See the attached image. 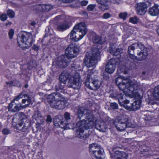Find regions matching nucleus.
Instances as JSON below:
<instances>
[{
    "label": "nucleus",
    "mask_w": 159,
    "mask_h": 159,
    "mask_svg": "<svg viewBox=\"0 0 159 159\" xmlns=\"http://www.w3.org/2000/svg\"><path fill=\"white\" fill-rule=\"evenodd\" d=\"M119 88L126 95L130 97H140L142 93V85L140 83L129 81L127 78L119 77L115 80Z\"/></svg>",
    "instance_id": "nucleus-1"
},
{
    "label": "nucleus",
    "mask_w": 159,
    "mask_h": 159,
    "mask_svg": "<svg viewBox=\"0 0 159 159\" xmlns=\"http://www.w3.org/2000/svg\"><path fill=\"white\" fill-rule=\"evenodd\" d=\"M68 79L69 80L68 84L69 87L74 89H78L80 88L81 84V80L78 73L71 74L65 70L59 75V81L62 83H66Z\"/></svg>",
    "instance_id": "nucleus-2"
},
{
    "label": "nucleus",
    "mask_w": 159,
    "mask_h": 159,
    "mask_svg": "<svg viewBox=\"0 0 159 159\" xmlns=\"http://www.w3.org/2000/svg\"><path fill=\"white\" fill-rule=\"evenodd\" d=\"M47 100L50 107L55 109L61 110L66 106L65 98L59 93H54L48 95Z\"/></svg>",
    "instance_id": "nucleus-3"
},
{
    "label": "nucleus",
    "mask_w": 159,
    "mask_h": 159,
    "mask_svg": "<svg viewBox=\"0 0 159 159\" xmlns=\"http://www.w3.org/2000/svg\"><path fill=\"white\" fill-rule=\"evenodd\" d=\"M88 31L85 24L83 22L75 25L70 33L71 40L77 42L82 39Z\"/></svg>",
    "instance_id": "nucleus-4"
},
{
    "label": "nucleus",
    "mask_w": 159,
    "mask_h": 159,
    "mask_svg": "<svg viewBox=\"0 0 159 159\" xmlns=\"http://www.w3.org/2000/svg\"><path fill=\"white\" fill-rule=\"evenodd\" d=\"M101 50L96 47L93 48L91 52L86 53L84 61L87 67L94 66L97 62V61L100 59Z\"/></svg>",
    "instance_id": "nucleus-5"
},
{
    "label": "nucleus",
    "mask_w": 159,
    "mask_h": 159,
    "mask_svg": "<svg viewBox=\"0 0 159 159\" xmlns=\"http://www.w3.org/2000/svg\"><path fill=\"white\" fill-rule=\"evenodd\" d=\"M77 114L78 118L79 120H80L83 116H84L86 120H84L85 121V124H86V126L87 127L93 125L94 117L91 110L84 107H80L77 109Z\"/></svg>",
    "instance_id": "nucleus-6"
},
{
    "label": "nucleus",
    "mask_w": 159,
    "mask_h": 159,
    "mask_svg": "<svg viewBox=\"0 0 159 159\" xmlns=\"http://www.w3.org/2000/svg\"><path fill=\"white\" fill-rule=\"evenodd\" d=\"M18 46L22 48H28L33 43L32 35L31 33L26 31L20 32L17 38Z\"/></svg>",
    "instance_id": "nucleus-7"
},
{
    "label": "nucleus",
    "mask_w": 159,
    "mask_h": 159,
    "mask_svg": "<svg viewBox=\"0 0 159 159\" xmlns=\"http://www.w3.org/2000/svg\"><path fill=\"white\" fill-rule=\"evenodd\" d=\"M87 75L86 79L85 84L89 89L92 90H96L99 89L102 84L101 81L95 78V75L91 70L87 72Z\"/></svg>",
    "instance_id": "nucleus-8"
},
{
    "label": "nucleus",
    "mask_w": 159,
    "mask_h": 159,
    "mask_svg": "<svg viewBox=\"0 0 159 159\" xmlns=\"http://www.w3.org/2000/svg\"><path fill=\"white\" fill-rule=\"evenodd\" d=\"M85 121L84 120H82L77 123L76 127L78 128L76 131L77 136L78 138L83 139L85 140L88 137L89 134L84 133V129H87L92 128V126H90L87 127L86 125Z\"/></svg>",
    "instance_id": "nucleus-9"
},
{
    "label": "nucleus",
    "mask_w": 159,
    "mask_h": 159,
    "mask_svg": "<svg viewBox=\"0 0 159 159\" xmlns=\"http://www.w3.org/2000/svg\"><path fill=\"white\" fill-rule=\"evenodd\" d=\"M80 48L73 44H69L65 51V56L69 59L76 57L80 51Z\"/></svg>",
    "instance_id": "nucleus-10"
},
{
    "label": "nucleus",
    "mask_w": 159,
    "mask_h": 159,
    "mask_svg": "<svg viewBox=\"0 0 159 159\" xmlns=\"http://www.w3.org/2000/svg\"><path fill=\"white\" fill-rule=\"evenodd\" d=\"M19 116L21 117L18 123V129L23 132H26L28 129L30 123L28 121L24 114L22 113L19 114Z\"/></svg>",
    "instance_id": "nucleus-11"
},
{
    "label": "nucleus",
    "mask_w": 159,
    "mask_h": 159,
    "mask_svg": "<svg viewBox=\"0 0 159 159\" xmlns=\"http://www.w3.org/2000/svg\"><path fill=\"white\" fill-rule=\"evenodd\" d=\"M23 98L22 102L20 103V106L23 108L27 107L31 102V100L29 96L26 94L23 93H21L16 97L12 101H18L20 99Z\"/></svg>",
    "instance_id": "nucleus-12"
},
{
    "label": "nucleus",
    "mask_w": 159,
    "mask_h": 159,
    "mask_svg": "<svg viewBox=\"0 0 159 159\" xmlns=\"http://www.w3.org/2000/svg\"><path fill=\"white\" fill-rule=\"evenodd\" d=\"M70 60L64 55L59 57L57 61V65L61 68H64L70 64Z\"/></svg>",
    "instance_id": "nucleus-13"
},
{
    "label": "nucleus",
    "mask_w": 159,
    "mask_h": 159,
    "mask_svg": "<svg viewBox=\"0 0 159 159\" xmlns=\"http://www.w3.org/2000/svg\"><path fill=\"white\" fill-rule=\"evenodd\" d=\"M113 151L114 152L113 155H111V157L112 159H127L128 157V154L123 151L116 150L115 148H113Z\"/></svg>",
    "instance_id": "nucleus-14"
},
{
    "label": "nucleus",
    "mask_w": 159,
    "mask_h": 159,
    "mask_svg": "<svg viewBox=\"0 0 159 159\" xmlns=\"http://www.w3.org/2000/svg\"><path fill=\"white\" fill-rule=\"evenodd\" d=\"M116 61L114 59H111L107 63L105 68L106 72L108 74H112L115 70Z\"/></svg>",
    "instance_id": "nucleus-15"
},
{
    "label": "nucleus",
    "mask_w": 159,
    "mask_h": 159,
    "mask_svg": "<svg viewBox=\"0 0 159 159\" xmlns=\"http://www.w3.org/2000/svg\"><path fill=\"white\" fill-rule=\"evenodd\" d=\"M143 94V92L141 94V96L140 97H133L132 98L134 97L137 98V100L135 101L133 103H132L131 105L130 106H127V107H128V109L130 111H135L136 110L139 109L140 107L141 104V101L140 99L142 98V95Z\"/></svg>",
    "instance_id": "nucleus-16"
},
{
    "label": "nucleus",
    "mask_w": 159,
    "mask_h": 159,
    "mask_svg": "<svg viewBox=\"0 0 159 159\" xmlns=\"http://www.w3.org/2000/svg\"><path fill=\"white\" fill-rule=\"evenodd\" d=\"M136 48V47L135 45H134V43L129 46L128 48V52L129 55V57H128V58H129L130 59L128 58L127 63L129 65L131 64V65L134 64V60L135 58V57L134 56V50Z\"/></svg>",
    "instance_id": "nucleus-17"
},
{
    "label": "nucleus",
    "mask_w": 159,
    "mask_h": 159,
    "mask_svg": "<svg viewBox=\"0 0 159 159\" xmlns=\"http://www.w3.org/2000/svg\"><path fill=\"white\" fill-rule=\"evenodd\" d=\"M116 120L122 124H125L126 126H127V127H133V125L129 119L128 116L125 115L123 114L119 116Z\"/></svg>",
    "instance_id": "nucleus-18"
},
{
    "label": "nucleus",
    "mask_w": 159,
    "mask_h": 159,
    "mask_svg": "<svg viewBox=\"0 0 159 159\" xmlns=\"http://www.w3.org/2000/svg\"><path fill=\"white\" fill-rule=\"evenodd\" d=\"M147 6L143 2L137 4L136 7L137 13L140 15H144L147 11Z\"/></svg>",
    "instance_id": "nucleus-19"
},
{
    "label": "nucleus",
    "mask_w": 159,
    "mask_h": 159,
    "mask_svg": "<svg viewBox=\"0 0 159 159\" xmlns=\"http://www.w3.org/2000/svg\"><path fill=\"white\" fill-rule=\"evenodd\" d=\"M54 123L55 126L59 127L61 128L64 129H70V126H68V125L65 122L64 123L63 121H61L58 118H55L54 120Z\"/></svg>",
    "instance_id": "nucleus-20"
},
{
    "label": "nucleus",
    "mask_w": 159,
    "mask_h": 159,
    "mask_svg": "<svg viewBox=\"0 0 159 159\" xmlns=\"http://www.w3.org/2000/svg\"><path fill=\"white\" fill-rule=\"evenodd\" d=\"M23 108L20 106V104L17 103L14 101H12L9 104L8 106L9 111L13 112H16L20 110Z\"/></svg>",
    "instance_id": "nucleus-21"
},
{
    "label": "nucleus",
    "mask_w": 159,
    "mask_h": 159,
    "mask_svg": "<svg viewBox=\"0 0 159 159\" xmlns=\"http://www.w3.org/2000/svg\"><path fill=\"white\" fill-rule=\"evenodd\" d=\"M95 127L99 131L104 132L108 130L107 126L104 121L97 122L95 125Z\"/></svg>",
    "instance_id": "nucleus-22"
},
{
    "label": "nucleus",
    "mask_w": 159,
    "mask_h": 159,
    "mask_svg": "<svg viewBox=\"0 0 159 159\" xmlns=\"http://www.w3.org/2000/svg\"><path fill=\"white\" fill-rule=\"evenodd\" d=\"M124 93L118 94L117 96V99H118L120 104L122 106L127 107L126 105L129 103V101L128 100H125V95L124 94Z\"/></svg>",
    "instance_id": "nucleus-23"
},
{
    "label": "nucleus",
    "mask_w": 159,
    "mask_h": 159,
    "mask_svg": "<svg viewBox=\"0 0 159 159\" xmlns=\"http://www.w3.org/2000/svg\"><path fill=\"white\" fill-rule=\"evenodd\" d=\"M148 50L147 48L142 50L140 52L138 53V56L135 57V58L139 61H142L146 59L148 55Z\"/></svg>",
    "instance_id": "nucleus-24"
},
{
    "label": "nucleus",
    "mask_w": 159,
    "mask_h": 159,
    "mask_svg": "<svg viewBox=\"0 0 159 159\" xmlns=\"http://www.w3.org/2000/svg\"><path fill=\"white\" fill-rule=\"evenodd\" d=\"M158 7V6L157 5H155L150 8L148 10L149 14L151 16H157L159 14V9Z\"/></svg>",
    "instance_id": "nucleus-25"
},
{
    "label": "nucleus",
    "mask_w": 159,
    "mask_h": 159,
    "mask_svg": "<svg viewBox=\"0 0 159 159\" xmlns=\"http://www.w3.org/2000/svg\"><path fill=\"white\" fill-rule=\"evenodd\" d=\"M114 125L117 131L122 132L124 131L127 126L125 124H122L116 120L114 122Z\"/></svg>",
    "instance_id": "nucleus-26"
},
{
    "label": "nucleus",
    "mask_w": 159,
    "mask_h": 159,
    "mask_svg": "<svg viewBox=\"0 0 159 159\" xmlns=\"http://www.w3.org/2000/svg\"><path fill=\"white\" fill-rule=\"evenodd\" d=\"M33 118L38 121L39 125L43 124L44 122V119L41 114L38 111H35L33 116Z\"/></svg>",
    "instance_id": "nucleus-27"
},
{
    "label": "nucleus",
    "mask_w": 159,
    "mask_h": 159,
    "mask_svg": "<svg viewBox=\"0 0 159 159\" xmlns=\"http://www.w3.org/2000/svg\"><path fill=\"white\" fill-rule=\"evenodd\" d=\"M69 27L68 22L65 21L63 23L59 24L57 28V30L60 31H63Z\"/></svg>",
    "instance_id": "nucleus-28"
},
{
    "label": "nucleus",
    "mask_w": 159,
    "mask_h": 159,
    "mask_svg": "<svg viewBox=\"0 0 159 159\" xmlns=\"http://www.w3.org/2000/svg\"><path fill=\"white\" fill-rule=\"evenodd\" d=\"M96 2L99 4H101L102 6L101 8L102 10H105L108 8V5L107 4V0H96Z\"/></svg>",
    "instance_id": "nucleus-29"
},
{
    "label": "nucleus",
    "mask_w": 159,
    "mask_h": 159,
    "mask_svg": "<svg viewBox=\"0 0 159 159\" xmlns=\"http://www.w3.org/2000/svg\"><path fill=\"white\" fill-rule=\"evenodd\" d=\"M104 153V150L103 148L101 147L98 148V150H96L95 152L93 154V156L94 155L96 158L98 159L100 157L101 155Z\"/></svg>",
    "instance_id": "nucleus-30"
},
{
    "label": "nucleus",
    "mask_w": 159,
    "mask_h": 159,
    "mask_svg": "<svg viewBox=\"0 0 159 159\" xmlns=\"http://www.w3.org/2000/svg\"><path fill=\"white\" fill-rule=\"evenodd\" d=\"M100 147L99 145L97 143H93L89 145V152L92 154L95 152L96 150H98V148Z\"/></svg>",
    "instance_id": "nucleus-31"
},
{
    "label": "nucleus",
    "mask_w": 159,
    "mask_h": 159,
    "mask_svg": "<svg viewBox=\"0 0 159 159\" xmlns=\"http://www.w3.org/2000/svg\"><path fill=\"white\" fill-rule=\"evenodd\" d=\"M93 41L94 43L102 44L103 41L101 37L96 34H94L93 37Z\"/></svg>",
    "instance_id": "nucleus-32"
},
{
    "label": "nucleus",
    "mask_w": 159,
    "mask_h": 159,
    "mask_svg": "<svg viewBox=\"0 0 159 159\" xmlns=\"http://www.w3.org/2000/svg\"><path fill=\"white\" fill-rule=\"evenodd\" d=\"M64 118L65 120L63 121L64 123L66 122L67 125H68V126H70V123L68 122L70 121L71 118L70 114L67 112H65L64 114Z\"/></svg>",
    "instance_id": "nucleus-33"
},
{
    "label": "nucleus",
    "mask_w": 159,
    "mask_h": 159,
    "mask_svg": "<svg viewBox=\"0 0 159 159\" xmlns=\"http://www.w3.org/2000/svg\"><path fill=\"white\" fill-rule=\"evenodd\" d=\"M153 96L155 98L159 99V85L154 88Z\"/></svg>",
    "instance_id": "nucleus-34"
},
{
    "label": "nucleus",
    "mask_w": 159,
    "mask_h": 159,
    "mask_svg": "<svg viewBox=\"0 0 159 159\" xmlns=\"http://www.w3.org/2000/svg\"><path fill=\"white\" fill-rule=\"evenodd\" d=\"M52 8V6L50 5L42 4V11H48Z\"/></svg>",
    "instance_id": "nucleus-35"
},
{
    "label": "nucleus",
    "mask_w": 159,
    "mask_h": 159,
    "mask_svg": "<svg viewBox=\"0 0 159 159\" xmlns=\"http://www.w3.org/2000/svg\"><path fill=\"white\" fill-rule=\"evenodd\" d=\"M120 50L119 48L112 49L110 52V53L113 55L117 56L120 55Z\"/></svg>",
    "instance_id": "nucleus-36"
},
{
    "label": "nucleus",
    "mask_w": 159,
    "mask_h": 159,
    "mask_svg": "<svg viewBox=\"0 0 159 159\" xmlns=\"http://www.w3.org/2000/svg\"><path fill=\"white\" fill-rule=\"evenodd\" d=\"M32 9L34 10L39 12L42 11V4H38L33 6Z\"/></svg>",
    "instance_id": "nucleus-37"
},
{
    "label": "nucleus",
    "mask_w": 159,
    "mask_h": 159,
    "mask_svg": "<svg viewBox=\"0 0 159 159\" xmlns=\"http://www.w3.org/2000/svg\"><path fill=\"white\" fill-rule=\"evenodd\" d=\"M18 83V84H15V82L11 81L9 82H6V84H7L9 85L10 87L12 86H16L17 87H20L21 86V85L20 82L19 81H17Z\"/></svg>",
    "instance_id": "nucleus-38"
},
{
    "label": "nucleus",
    "mask_w": 159,
    "mask_h": 159,
    "mask_svg": "<svg viewBox=\"0 0 159 159\" xmlns=\"http://www.w3.org/2000/svg\"><path fill=\"white\" fill-rule=\"evenodd\" d=\"M65 84V83H62V84L59 83L56 86V90L57 91H59L60 90L63 89Z\"/></svg>",
    "instance_id": "nucleus-39"
},
{
    "label": "nucleus",
    "mask_w": 159,
    "mask_h": 159,
    "mask_svg": "<svg viewBox=\"0 0 159 159\" xmlns=\"http://www.w3.org/2000/svg\"><path fill=\"white\" fill-rule=\"evenodd\" d=\"M134 45H135L136 48L138 47L140 49L143 50L144 49L146 48H144V45L142 43H141L138 42L137 43H134Z\"/></svg>",
    "instance_id": "nucleus-40"
},
{
    "label": "nucleus",
    "mask_w": 159,
    "mask_h": 159,
    "mask_svg": "<svg viewBox=\"0 0 159 159\" xmlns=\"http://www.w3.org/2000/svg\"><path fill=\"white\" fill-rule=\"evenodd\" d=\"M7 14L10 18H13L15 16L14 12L11 10H8L7 11Z\"/></svg>",
    "instance_id": "nucleus-41"
},
{
    "label": "nucleus",
    "mask_w": 159,
    "mask_h": 159,
    "mask_svg": "<svg viewBox=\"0 0 159 159\" xmlns=\"http://www.w3.org/2000/svg\"><path fill=\"white\" fill-rule=\"evenodd\" d=\"M127 14L126 12H124L123 13H121L119 15V17L121 19L123 20H125L126 17H127Z\"/></svg>",
    "instance_id": "nucleus-42"
},
{
    "label": "nucleus",
    "mask_w": 159,
    "mask_h": 159,
    "mask_svg": "<svg viewBox=\"0 0 159 159\" xmlns=\"http://www.w3.org/2000/svg\"><path fill=\"white\" fill-rule=\"evenodd\" d=\"M96 4H90L87 6V9L88 11H93L94 9V8L96 7Z\"/></svg>",
    "instance_id": "nucleus-43"
},
{
    "label": "nucleus",
    "mask_w": 159,
    "mask_h": 159,
    "mask_svg": "<svg viewBox=\"0 0 159 159\" xmlns=\"http://www.w3.org/2000/svg\"><path fill=\"white\" fill-rule=\"evenodd\" d=\"M138 20V19L136 16L134 17L133 18H130L129 19L130 22L133 24H136L137 23Z\"/></svg>",
    "instance_id": "nucleus-44"
},
{
    "label": "nucleus",
    "mask_w": 159,
    "mask_h": 159,
    "mask_svg": "<svg viewBox=\"0 0 159 159\" xmlns=\"http://www.w3.org/2000/svg\"><path fill=\"white\" fill-rule=\"evenodd\" d=\"M111 107L113 109H116L118 108V104L115 102L111 103L110 105Z\"/></svg>",
    "instance_id": "nucleus-45"
},
{
    "label": "nucleus",
    "mask_w": 159,
    "mask_h": 159,
    "mask_svg": "<svg viewBox=\"0 0 159 159\" xmlns=\"http://www.w3.org/2000/svg\"><path fill=\"white\" fill-rule=\"evenodd\" d=\"M14 33V31L13 29H11L10 30L8 33V35L10 39H12Z\"/></svg>",
    "instance_id": "nucleus-46"
},
{
    "label": "nucleus",
    "mask_w": 159,
    "mask_h": 159,
    "mask_svg": "<svg viewBox=\"0 0 159 159\" xmlns=\"http://www.w3.org/2000/svg\"><path fill=\"white\" fill-rule=\"evenodd\" d=\"M7 16L6 14H3L0 16V19L2 21H5L7 20Z\"/></svg>",
    "instance_id": "nucleus-47"
},
{
    "label": "nucleus",
    "mask_w": 159,
    "mask_h": 159,
    "mask_svg": "<svg viewBox=\"0 0 159 159\" xmlns=\"http://www.w3.org/2000/svg\"><path fill=\"white\" fill-rule=\"evenodd\" d=\"M2 132L4 135H7L10 133V131L8 129L5 128L2 130Z\"/></svg>",
    "instance_id": "nucleus-48"
},
{
    "label": "nucleus",
    "mask_w": 159,
    "mask_h": 159,
    "mask_svg": "<svg viewBox=\"0 0 159 159\" xmlns=\"http://www.w3.org/2000/svg\"><path fill=\"white\" fill-rule=\"evenodd\" d=\"M111 16V15L109 13L107 12L104 14L103 17L104 19H107L110 18Z\"/></svg>",
    "instance_id": "nucleus-49"
},
{
    "label": "nucleus",
    "mask_w": 159,
    "mask_h": 159,
    "mask_svg": "<svg viewBox=\"0 0 159 159\" xmlns=\"http://www.w3.org/2000/svg\"><path fill=\"white\" fill-rule=\"evenodd\" d=\"M46 121L48 122H51L52 121V119L49 115H48L47 116Z\"/></svg>",
    "instance_id": "nucleus-50"
},
{
    "label": "nucleus",
    "mask_w": 159,
    "mask_h": 159,
    "mask_svg": "<svg viewBox=\"0 0 159 159\" xmlns=\"http://www.w3.org/2000/svg\"><path fill=\"white\" fill-rule=\"evenodd\" d=\"M88 3V1H82L81 2V4L82 6H85L87 5Z\"/></svg>",
    "instance_id": "nucleus-51"
},
{
    "label": "nucleus",
    "mask_w": 159,
    "mask_h": 159,
    "mask_svg": "<svg viewBox=\"0 0 159 159\" xmlns=\"http://www.w3.org/2000/svg\"><path fill=\"white\" fill-rule=\"evenodd\" d=\"M33 48L37 51L39 50V47L36 45H34L33 46Z\"/></svg>",
    "instance_id": "nucleus-52"
},
{
    "label": "nucleus",
    "mask_w": 159,
    "mask_h": 159,
    "mask_svg": "<svg viewBox=\"0 0 159 159\" xmlns=\"http://www.w3.org/2000/svg\"><path fill=\"white\" fill-rule=\"evenodd\" d=\"M75 0H62V2L65 3H69L74 1Z\"/></svg>",
    "instance_id": "nucleus-53"
},
{
    "label": "nucleus",
    "mask_w": 159,
    "mask_h": 159,
    "mask_svg": "<svg viewBox=\"0 0 159 159\" xmlns=\"http://www.w3.org/2000/svg\"><path fill=\"white\" fill-rule=\"evenodd\" d=\"M120 70L121 71V72H123L124 74H126L128 73V71L127 70H123V69H120Z\"/></svg>",
    "instance_id": "nucleus-54"
},
{
    "label": "nucleus",
    "mask_w": 159,
    "mask_h": 159,
    "mask_svg": "<svg viewBox=\"0 0 159 159\" xmlns=\"http://www.w3.org/2000/svg\"><path fill=\"white\" fill-rule=\"evenodd\" d=\"M111 2L114 4H118L117 2V0H111Z\"/></svg>",
    "instance_id": "nucleus-55"
},
{
    "label": "nucleus",
    "mask_w": 159,
    "mask_h": 159,
    "mask_svg": "<svg viewBox=\"0 0 159 159\" xmlns=\"http://www.w3.org/2000/svg\"><path fill=\"white\" fill-rule=\"evenodd\" d=\"M44 139H46L48 137L49 135L47 133H45L44 134Z\"/></svg>",
    "instance_id": "nucleus-56"
},
{
    "label": "nucleus",
    "mask_w": 159,
    "mask_h": 159,
    "mask_svg": "<svg viewBox=\"0 0 159 159\" xmlns=\"http://www.w3.org/2000/svg\"><path fill=\"white\" fill-rule=\"evenodd\" d=\"M30 25L33 26H34L36 25V23L34 21H33L30 23Z\"/></svg>",
    "instance_id": "nucleus-57"
},
{
    "label": "nucleus",
    "mask_w": 159,
    "mask_h": 159,
    "mask_svg": "<svg viewBox=\"0 0 159 159\" xmlns=\"http://www.w3.org/2000/svg\"><path fill=\"white\" fill-rule=\"evenodd\" d=\"M110 97L113 98H117V96L116 97V96H114V94H111Z\"/></svg>",
    "instance_id": "nucleus-58"
},
{
    "label": "nucleus",
    "mask_w": 159,
    "mask_h": 159,
    "mask_svg": "<svg viewBox=\"0 0 159 159\" xmlns=\"http://www.w3.org/2000/svg\"><path fill=\"white\" fill-rule=\"evenodd\" d=\"M156 31L158 35H159V28H157L156 29Z\"/></svg>",
    "instance_id": "nucleus-59"
},
{
    "label": "nucleus",
    "mask_w": 159,
    "mask_h": 159,
    "mask_svg": "<svg viewBox=\"0 0 159 159\" xmlns=\"http://www.w3.org/2000/svg\"><path fill=\"white\" fill-rule=\"evenodd\" d=\"M61 17V16H56V17H55V19L57 20L59 19V18H60Z\"/></svg>",
    "instance_id": "nucleus-60"
},
{
    "label": "nucleus",
    "mask_w": 159,
    "mask_h": 159,
    "mask_svg": "<svg viewBox=\"0 0 159 159\" xmlns=\"http://www.w3.org/2000/svg\"><path fill=\"white\" fill-rule=\"evenodd\" d=\"M11 22H9L8 23H6V25H11Z\"/></svg>",
    "instance_id": "nucleus-61"
},
{
    "label": "nucleus",
    "mask_w": 159,
    "mask_h": 159,
    "mask_svg": "<svg viewBox=\"0 0 159 159\" xmlns=\"http://www.w3.org/2000/svg\"><path fill=\"white\" fill-rule=\"evenodd\" d=\"M28 85L27 84H25L24 86V87L25 88H28Z\"/></svg>",
    "instance_id": "nucleus-62"
},
{
    "label": "nucleus",
    "mask_w": 159,
    "mask_h": 159,
    "mask_svg": "<svg viewBox=\"0 0 159 159\" xmlns=\"http://www.w3.org/2000/svg\"><path fill=\"white\" fill-rule=\"evenodd\" d=\"M17 81H18L17 80H16L14 81V82H15V84H18V83L17 82Z\"/></svg>",
    "instance_id": "nucleus-63"
},
{
    "label": "nucleus",
    "mask_w": 159,
    "mask_h": 159,
    "mask_svg": "<svg viewBox=\"0 0 159 159\" xmlns=\"http://www.w3.org/2000/svg\"><path fill=\"white\" fill-rule=\"evenodd\" d=\"M145 73H145V71H143V72H142V74H143V75H145Z\"/></svg>",
    "instance_id": "nucleus-64"
}]
</instances>
